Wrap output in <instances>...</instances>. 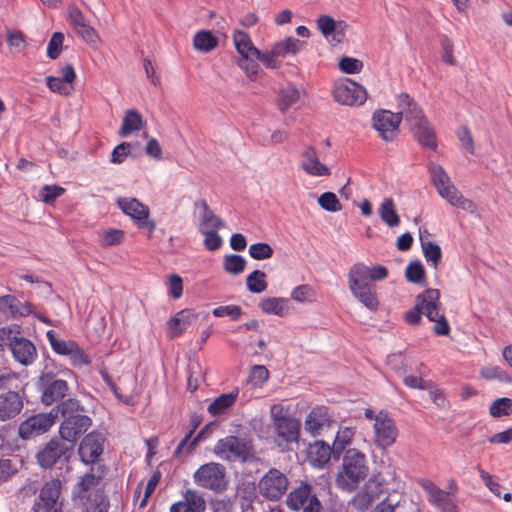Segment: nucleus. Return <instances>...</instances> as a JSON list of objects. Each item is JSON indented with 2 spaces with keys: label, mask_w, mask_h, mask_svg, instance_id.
<instances>
[{
  "label": "nucleus",
  "mask_w": 512,
  "mask_h": 512,
  "mask_svg": "<svg viewBox=\"0 0 512 512\" xmlns=\"http://www.w3.org/2000/svg\"><path fill=\"white\" fill-rule=\"evenodd\" d=\"M102 466L91 468L80 476L71 490V498L80 507V512H109L110 500L103 486Z\"/></svg>",
  "instance_id": "obj_1"
},
{
  "label": "nucleus",
  "mask_w": 512,
  "mask_h": 512,
  "mask_svg": "<svg viewBox=\"0 0 512 512\" xmlns=\"http://www.w3.org/2000/svg\"><path fill=\"white\" fill-rule=\"evenodd\" d=\"M388 269L383 265L368 267L363 263L354 264L348 273V286L352 295L371 311L379 307L377 287L372 281L388 277Z\"/></svg>",
  "instance_id": "obj_2"
},
{
  "label": "nucleus",
  "mask_w": 512,
  "mask_h": 512,
  "mask_svg": "<svg viewBox=\"0 0 512 512\" xmlns=\"http://www.w3.org/2000/svg\"><path fill=\"white\" fill-rule=\"evenodd\" d=\"M56 416L63 418L59 427L60 438L69 445H75L77 440L90 428L92 420L85 415V409L75 398H68L58 403L54 408Z\"/></svg>",
  "instance_id": "obj_3"
},
{
  "label": "nucleus",
  "mask_w": 512,
  "mask_h": 512,
  "mask_svg": "<svg viewBox=\"0 0 512 512\" xmlns=\"http://www.w3.org/2000/svg\"><path fill=\"white\" fill-rule=\"evenodd\" d=\"M369 473L366 455L358 449H348L342 461V467L336 475L335 483L343 491L352 492L359 487Z\"/></svg>",
  "instance_id": "obj_4"
},
{
  "label": "nucleus",
  "mask_w": 512,
  "mask_h": 512,
  "mask_svg": "<svg viewBox=\"0 0 512 512\" xmlns=\"http://www.w3.org/2000/svg\"><path fill=\"white\" fill-rule=\"evenodd\" d=\"M428 171L431 182L438 194L450 205L462 209L470 214H474L476 212V204L462 195V193L451 182L449 175L440 164L431 162L428 165Z\"/></svg>",
  "instance_id": "obj_5"
},
{
  "label": "nucleus",
  "mask_w": 512,
  "mask_h": 512,
  "mask_svg": "<svg viewBox=\"0 0 512 512\" xmlns=\"http://www.w3.org/2000/svg\"><path fill=\"white\" fill-rule=\"evenodd\" d=\"M270 418L278 446L299 441L301 422L290 413L289 407L280 403L273 404L270 407Z\"/></svg>",
  "instance_id": "obj_6"
},
{
  "label": "nucleus",
  "mask_w": 512,
  "mask_h": 512,
  "mask_svg": "<svg viewBox=\"0 0 512 512\" xmlns=\"http://www.w3.org/2000/svg\"><path fill=\"white\" fill-rule=\"evenodd\" d=\"M416 304L429 321L435 322L433 331L436 335L446 336L450 333V325L442 311L440 291L427 289L416 297Z\"/></svg>",
  "instance_id": "obj_7"
},
{
  "label": "nucleus",
  "mask_w": 512,
  "mask_h": 512,
  "mask_svg": "<svg viewBox=\"0 0 512 512\" xmlns=\"http://www.w3.org/2000/svg\"><path fill=\"white\" fill-rule=\"evenodd\" d=\"M193 482L199 488L219 494L227 490L229 478L224 465L218 462H208L202 464L193 473Z\"/></svg>",
  "instance_id": "obj_8"
},
{
  "label": "nucleus",
  "mask_w": 512,
  "mask_h": 512,
  "mask_svg": "<svg viewBox=\"0 0 512 512\" xmlns=\"http://www.w3.org/2000/svg\"><path fill=\"white\" fill-rule=\"evenodd\" d=\"M213 453L224 461L244 463L253 457V448L244 439L230 435L216 442Z\"/></svg>",
  "instance_id": "obj_9"
},
{
  "label": "nucleus",
  "mask_w": 512,
  "mask_h": 512,
  "mask_svg": "<svg viewBox=\"0 0 512 512\" xmlns=\"http://www.w3.org/2000/svg\"><path fill=\"white\" fill-rule=\"evenodd\" d=\"M73 449L62 438H52L36 453V461L42 469H51L68 462Z\"/></svg>",
  "instance_id": "obj_10"
},
{
  "label": "nucleus",
  "mask_w": 512,
  "mask_h": 512,
  "mask_svg": "<svg viewBox=\"0 0 512 512\" xmlns=\"http://www.w3.org/2000/svg\"><path fill=\"white\" fill-rule=\"evenodd\" d=\"M286 504L293 511L323 512L322 504L313 486L307 482H301L287 495Z\"/></svg>",
  "instance_id": "obj_11"
},
{
  "label": "nucleus",
  "mask_w": 512,
  "mask_h": 512,
  "mask_svg": "<svg viewBox=\"0 0 512 512\" xmlns=\"http://www.w3.org/2000/svg\"><path fill=\"white\" fill-rule=\"evenodd\" d=\"M373 433V442L381 450L394 445L399 435L395 421L384 410L377 413L376 422L373 423Z\"/></svg>",
  "instance_id": "obj_12"
},
{
  "label": "nucleus",
  "mask_w": 512,
  "mask_h": 512,
  "mask_svg": "<svg viewBox=\"0 0 512 512\" xmlns=\"http://www.w3.org/2000/svg\"><path fill=\"white\" fill-rule=\"evenodd\" d=\"M287 476L277 468H270L259 480V493L267 500L277 501L287 492Z\"/></svg>",
  "instance_id": "obj_13"
},
{
  "label": "nucleus",
  "mask_w": 512,
  "mask_h": 512,
  "mask_svg": "<svg viewBox=\"0 0 512 512\" xmlns=\"http://www.w3.org/2000/svg\"><path fill=\"white\" fill-rule=\"evenodd\" d=\"M117 204L139 229L153 233L156 224L153 220L149 219L150 209L147 205L136 198H119Z\"/></svg>",
  "instance_id": "obj_14"
},
{
  "label": "nucleus",
  "mask_w": 512,
  "mask_h": 512,
  "mask_svg": "<svg viewBox=\"0 0 512 512\" xmlns=\"http://www.w3.org/2000/svg\"><path fill=\"white\" fill-rule=\"evenodd\" d=\"M54 408L48 413L34 414L19 424L18 435L23 440L40 436L50 430L56 420Z\"/></svg>",
  "instance_id": "obj_15"
},
{
  "label": "nucleus",
  "mask_w": 512,
  "mask_h": 512,
  "mask_svg": "<svg viewBox=\"0 0 512 512\" xmlns=\"http://www.w3.org/2000/svg\"><path fill=\"white\" fill-rule=\"evenodd\" d=\"M401 114H395L389 110L379 109L372 115V126L378 132L379 137L386 142L394 141L399 134Z\"/></svg>",
  "instance_id": "obj_16"
},
{
  "label": "nucleus",
  "mask_w": 512,
  "mask_h": 512,
  "mask_svg": "<svg viewBox=\"0 0 512 512\" xmlns=\"http://www.w3.org/2000/svg\"><path fill=\"white\" fill-rule=\"evenodd\" d=\"M39 383L41 385V402L46 406L63 399L69 390L67 381L56 379L51 372H42Z\"/></svg>",
  "instance_id": "obj_17"
},
{
  "label": "nucleus",
  "mask_w": 512,
  "mask_h": 512,
  "mask_svg": "<svg viewBox=\"0 0 512 512\" xmlns=\"http://www.w3.org/2000/svg\"><path fill=\"white\" fill-rule=\"evenodd\" d=\"M333 98L336 102L347 106H360L367 99V91L360 84L347 79L335 85Z\"/></svg>",
  "instance_id": "obj_18"
},
{
  "label": "nucleus",
  "mask_w": 512,
  "mask_h": 512,
  "mask_svg": "<svg viewBox=\"0 0 512 512\" xmlns=\"http://www.w3.org/2000/svg\"><path fill=\"white\" fill-rule=\"evenodd\" d=\"M62 481L53 478L46 481L39 492L38 500L34 503L35 512H50L56 506L62 491Z\"/></svg>",
  "instance_id": "obj_19"
},
{
  "label": "nucleus",
  "mask_w": 512,
  "mask_h": 512,
  "mask_svg": "<svg viewBox=\"0 0 512 512\" xmlns=\"http://www.w3.org/2000/svg\"><path fill=\"white\" fill-rule=\"evenodd\" d=\"M104 450V438L96 431L88 433L80 442L78 454L80 460L88 465L94 464Z\"/></svg>",
  "instance_id": "obj_20"
},
{
  "label": "nucleus",
  "mask_w": 512,
  "mask_h": 512,
  "mask_svg": "<svg viewBox=\"0 0 512 512\" xmlns=\"http://www.w3.org/2000/svg\"><path fill=\"white\" fill-rule=\"evenodd\" d=\"M421 487L428 495L429 503L441 512H459L458 506L450 494L440 489L432 481L423 480Z\"/></svg>",
  "instance_id": "obj_21"
},
{
  "label": "nucleus",
  "mask_w": 512,
  "mask_h": 512,
  "mask_svg": "<svg viewBox=\"0 0 512 512\" xmlns=\"http://www.w3.org/2000/svg\"><path fill=\"white\" fill-rule=\"evenodd\" d=\"M396 101L399 110L396 114H401V120L404 118L408 126L425 118L422 108L409 94L400 93L397 95Z\"/></svg>",
  "instance_id": "obj_22"
},
{
  "label": "nucleus",
  "mask_w": 512,
  "mask_h": 512,
  "mask_svg": "<svg viewBox=\"0 0 512 512\" xmlns=\"http://www.w3.org/2000/svg\"><path fill=\"white\" fill-rule=\"evenodd\" d=\"M68 20L75 32L79 34L85 42L90 44L96 43L98 39L97 32L86 23L82 11L74 4L68 6Z\"/></svg>",
  "instance_id": "obj_23"
},
{
  "label": "nucleus",
  "mask_w": 512,
  "mask_h": 512,
  "mask_svg": "<svg viewBox=\"0 0 512 512\" xmlns=\"http://www.w3.org/2000/svg\"><path fill=\"white\" fill-rule=\"evenodd\" d=\"M331 418L325 406L314 407L307 415L304 429L311 436H319L326 428H329Z\"/></svg>",
  "instance_id": "obj_24"
},
{
  "label": "nucleus",
  "mask_w": 512,
  "mask_h": 512,
  "mask_svg": "<svg viewBox=\"0 0 512 512\" xmlns=\"http://www.w3.org/2000/svg\"><path fill=\"white\" fill-rule=\"evenodd\" d=\"M206 501L201 492L195 489H187L182 499L170 507V512H205Z\"/></svg>",
  "instance_id": "obj_25"
},
{
  "label": "nucleus",
  "mask_w": 512,
  "mask_h": 512,
  "mask_svg": "<svg viewBox=\"0 0 512 512\" xmlns=\"http://www.w3.org/2000/svg\"><path fill=\"white\" fill-rule=\"evenodd\" d=\"M23 407L24 403L18 392L8 391L0 394V422L14 419Z\"/></svg>",
  "instance_id": "obj_26"
},
{
  "label": "nucleus",
  "mask_w": 512,
  "mask_h": 512,
  "mask_svg": "<svg viewBox=\"0 0 512 512\" xmlns=\"http://www.w3.org/2000/svg\"><path fill=\"white\" fill-rule=\"evenodd\" d=\"M302 161L300 167L310 176H329V168L322 164L317 156L316 149L313 146L307 147L301 153Z\"/></svg>",
  "instance_id": "obj_27"
},
{
  "label": "nucleus",
  "mask_w": 512,
  "mask_h": 512,
  "mask_svg": "<svg viewBox=\"0 0 512 512\" xmlns=\"http://www.w3.org/2000/svg\"><path fill=\"white\" fill-rule=\"evenodd\" d=\"M14 359L24 366L31 365L37 358V350L34 344L25 337L14 340L9 348Z\"/></svg>",
  "instance_id": "obj_28"
},
{
  "label": "nucleus",
  "mask_w": 512,
  "mask_h": 512,
  "mask_svg": "<svg viewBox=\"0 0 512 512\" xmlns=\"http://www.w3.org/2000/svg\"><path fill=\"white\" fill-rule=\"evenodd\" d=\"M195 205L199 209L198 230L200 233L219 230L222 227L223 221L210 209L205 200H199Z\"/></svg>",
  "instance_id": "obj_29"
},
{
  "label": "nucleus",
  "mask_w": 512,
  "mask_h": 512,
  "mask_svg": "<svg viewBox=\"0 0 512 512\" xmlns=\"http://www.w3.org/2000/svg\"><path fill=\"white\" fill-rule=\"evenodd\" d=\"M31 312L32 309L29 303H22L12 295L0 296V314L4 317H23L29 315Z\"/></svg>",
  "instance_id": "obj_30"
},
{
  "label": "nucleus",
  "mask_w": 512,
  "mask_h": 512,
  "mask_svg": "<svg viewBox=\"0 0 512 512\" xmlns=\"http://www.w3.org/2000/svg\"><path fill=\"white\" fill-rule=\"evenodd\" d=\"M409 130L421 145L433 150L437 147L435 132L426 117L409 126Z\"/></svg>",
  "instance_id": "obj_31"
},
{
  "label": "nucleus",
  "mask_w": 512,
  "mask_h": 512,
  "mask_svg": "<svg viewBox=\"0 0 512 512\" xmlns=\"http://www.w3.org/2000/svg\"><path fill=\"white\" fill-rule=\"evenodd\" d=\"M197 318V315L189 309H183L177 312L167 322L168 335L171 339L180 336Z\"/></svg>",
  "instance_id": "obj_32"
},
{
  "label": "nucleus",
  "mask_w": 512,
  "mask_h": 512,
  "mask_svg": "<svg viewBox=\"0 0 512 512\" xmlns=\"http://www.w3.org/2000/svg\"><path fill=\"white\" fill-rule=\"evenodd\" d=\"M333 452V446L330 447L322 440H317L310 444L307 451V458L313 467L322 468L330 460Z\"/></svg>",
  "instance_id": "obj_33"
},
{
  "label": "nucleus",
  "mask_w": 512,
  "mask_h": 512,
  "mask_svg": "<svg viewBox=\"0 0 512 512\" xmlns=\"http://www.w3.org/2000/svg\"><path fill=\"white\" fill-rule=\"evenodd\" d=\"M238 395V388L232 390L229 393L221 394L209 404L207 408L208 413L212 416H220L225 414L235 405Z\"/></svg>",
  "instance_id": "obj_34"
},
{
  "label": "nucleus",
  "mask_w": 512,
  "mask_h": 512,
  "mask_svg": "<svg viewBox=\"0 0 512 512\" xmlns=\"http://www.w3.org/2000/svg\"><path fill=\"white\" fill-rule=\"evenodd\" d=\"M289 300L283 297H266L259 303V308L265 314L284 317L288 314Z\"/></svg>",
  "instance_id": "obj_35"
},
{
  "label": "nucleus",
  "mask_w": 512,
  "mask_h": 512,
  "mask_svg": "<svg viewBox=\"0 0 512 512\" xmlns=\"http://www.w3.org/2000/svg\"><path fill=\"white\" fill-rule=\"evenodd\" d=\"M233 42L237 52L245 60H248L251 56H255V54H259V49L253 45L249 34L242 30L234 31Z\"/></svg>",
  "instance_id": "obj_36"
},
{
  "label": "nucleus",
  "mask_w": 512,
  "mask_h": 512,
  "mask_svg": "<svg viewBox=\"0 0 512 512\" xmlns=\"http://www.w3.org/2000/svg\"><path fill=\"white\" fill-rule=\"evenodd\" d=\"M277 96V107L284 114L299 101L300 91L289 85L281 88Z\"/></svg>",
  "instance_id": "obj_37"
},
{
  "label": "nucleus",
  "mask_w": 512,
  "mask_h": 512,
  "mask_svg": "<svg viewBox=\"0 0 512 512\" xmlns=\"http://www.w3.org/2000/svg\"><path fill=\"white\" fill-rule=\"evenodd\" d=\"M305 46L306 42L304 41L293 37H286L284 40L275 43L272 48L274 49V54H277L279 57H286L288 54H297Z\"/></svg>",
  "instance_id": "obj_38"
},
{
  "label": "nucleus",
  "mask_w": 512,
  "mask_h": 512,
  "mask_svg": "<svg viewBox=\"0 0 512 512\" xmlns=\"http://www.w3.org/2000/svg\"><path fill=\"white\" fill-rule=\"evenodd\" d=\"M143 127V118L135 109H129L125 112L123 122L120 128V135L125 137L134 131H139Z\"/></svg>",
  "instance_id": "obj_39"
},
{
  "label": "nucleus",
  "mask_w": 512,
  "mask_h": 512,
  "mask_svg": "<svg viewBox=\"0 0 512 512\" xmlns=\"http://www.w3.org/2000/svg\"><path fill=\"white\" fill-rule=\"evenodd\" d=\"M379 215L381 220L389 227L398 226L400 223L395 204L392 198H385L379 207Z\"/></svg>",
  "instance_id": "obj_40"
},
{
  "label": "nucleus",
  "mask_w": 512,
  "mask_h": 512,
  "mask_svg": "<svg viewBox=\"0 0 512 512\" xmlns=\"http://www.w3.org/2000/svg\"><path fill=\"white\" fill-rule=\"evenodd\" d=\"M218 45V39L211 31L201 30L194 35L193 46L201 52H210Z\"/></svg>",
  "instance_id": "obj_41"
},
{
  "label": "nucleus",
  "mask_w": 512,
  "mask_h": 512,
  "mask_svg": "<svg viewBox=\"0 0 512 512\" xmlns=\"http://www.w3.org/2000/svg\"><path fill=\"white\" fill-rule=\"evenodd\" d=\"M46 337L49 341V344L53 350L58 355L65 356L77 343L75 340H64L59 338L54 330H48L46 333Z\"/></svg>",
  "instance_id": "obj_42"
},
{
  "label": "nucleus",
  "mask_w": 512,
  "mask_h": 512,
  "mask_svg": "<svg viewBox=\"0 0 512 512\" xmlns=\"http://www.w3.org/2000/svg\"><path fill=\"white\" fill-rule=\"evenodd\" d=\"M7 44L12 54H23L28 46L25 34L19 30L7 31Z\"/></svg>",
  "instance_id": "obj_43"
},
{
  "label": "nucleus",
  "mask_w": 512,
  "mask_h": 512,
  "mask_svg": "<svg viewBox=\"0 0 512 512\" xmlns=\"http://www.w3.org/2000/svg\"><path fill=\"white\" fill-rule=\"evenodd\" d=\"M236 497L242 500L241 507L243 511L248 510L257 497L255 484L253 482L241 483L237 488Z\"/></svg>",
  "instance_id": "obj_44"
},
{
  "label": "nucleus",
  "mask_w": 512,
  "mask_h": 512,
  "mask_svg": "<svg viewBox=\"0 0 512 512\" xmlns=\"http://www.w3.org/2000/svg\"><path fill=\"white\" fill-rule=\"evenodd\" d=\"M420 242H421L423 255H424L426 261L428 263H430L434 268H437L438 264L441 261V257H442V251H441L440 246L431 241L424 240L421 236H420Z\"/></svg>",
  "instance_id": "obj_45"
},
{
  "label": "nucleus",
  "mask_w": 512,
  "mask_h": 512,
  "mask_svg": "<svg viewBox=\"0 0 512 512\" xmlns=\"http://www.w3.org/2000/svg\"><path fill=\"white\" fill-rule=\"evenodd\" d=\"M246 266V260L243 256L238 254L225 255L223 259L224 270L232 275L241 274Z\"/></svg>",
  "instance_id": "obj_46"
},
{
  "label": "nucleus",
  "mask_w": 512,
  "mask_h": 512,
  "mask_svg": "<svg viewBox=\"0 0 512 512\" xmlns=\"http://www.w3.org/2000/svg\"><path fill=\"white\" fill-rule=\"evenodd\" d=\"M266 274L260 270L252 271L246 278L247 288L252 293H262L267 289Z\"/></svg>",
  "instance_id": "obj_47"
},
{
  "label": "nucleus",
  "mask_w": 512,
  "mask_h": 512,
  "mask_svg": "<svg viewBox=\"0 0 512 512\" xmlns=\"http://www.w3.org/2000/svg\"><path fill=\"white\" fill-rule=\"evenodd\" d=\"M355 435V430L350 427L340 428L335 436L333 443V452L340 455V453L348 446Z\"/></svg>",
  "instance_id": "obj_48"
},
{
  "label": "nucleus",
  "mask_w": 512,
  "mask_h": 512,
  "mask_svg": "<svg viewBox=\"0 0 512 512\" xmlns=\"http://www.w3.org/2000/svg\"><path fill=\"white\" fill-rule=\"evenodd\" d=\"M20 467V461L17 456L0 458V483L7 481L15 475Z\"/></svg>",
  "instance_id": "obj_49"
},
{
  "label": "nucleus",
  "mask_w": 512,
  "mask_h": 512,
  "mask_svg": "<svg viewBox=\"0 0 512 512\" xmlns=\"http://www.w3.org/2000/svg\"><path fill=\"white\" fill-rule=\"evenodd\" d=\"M21 337V330L19 325H10L0 328V347L10 348L14 344V340Z\"/></svg>",
  "instance_id": "obj_50"
},
{
  "label": "nucleus",
  "mask_w": 512,
  "mask_h": 512,
  "mask_svg": "<svg viewBox=\"0 0 512 512\" xmlns=\"http://www.w3.org/2000/svg\"><path fill=\"white\" fill-rule=\"evenodd\" d=\"M65 356L69 357L70 364L73 367L80 368L91 364L90 356L82 347H80L78 343H76L70 352H68Z\"/></svg>",
  "instance_id": "obj_51"
},
{
  "label": "nucleus",
  "mask_w": 512,
  "mask_h": 512,
  "mask_svg": "<svg viewBox=\"0 0 512 512\" xmlns=\"http://www.w3.org/2000/svg\"><path fill=\"white\" fill-rule=\"evenodd\" d=\"M65 356L69 357L70 364L73 367L80 368L91 364L90 356L82 347H80L78 343H76L70 352H68Z\"/></svg>",
  "instance_id": "obj_52"
},
{
  "label": "nucleus",
  "mask_w": 512,
  "mask_h": 512,
  "mask_svg": "<svg viewBox=\"0 0 512 512\" xmlns=\"http://www.w3.org/2000/svg\"><path fill=\"white\" fill-rule=\"evenodd\" d=\"M489 412L494 418L510 415L512 413V399L507 397L496 399L492 402Z\"/></svg>",
  "instance_id": "obj_53"
},
{
  "label": "nucleus",
  "mask_w": 512,
  "mask_h": 512,
  "mask_svg": "<svg viewBox=\"0 0 512 512\" xmlns=\"http://www.w3.org/2000/svg\"><path fill=\"white\" fill-rule=\"evenodd\" d=\"M406 279L414 284H419L425 279V269L418 260L410 262L405 270Z\"/></svg>",
  "instance_id": "obj_54"
},
{
  "label": "nucleus",
  "mask_w": 512,
  "mask_h": 512,
  "mask_svg": "<svg viewBox=\"0 0 512 512\" xmlns=\"http://www.w3.org/2000/svg\"><path fill=\"white\" fill-rule=\"evenodd\" d=\"M249 255L255 260H267L273 256V248L265 242H258L249 246Z\"/></svg>",
  "instance_id": "obj_55"
},
{
  "label": "nucleus",
  "mask_w": 512,
  "mask_h": 512,
  "mask_svg": "<svg viewBox=\"0 0 512 512\" xmlns=\"http://www.w3.org/2000/svg\"><path fill=\"white\" fill-rule=\"evenodd\" d=\"M319 206L329 212H338L341 210V204L333 192H325L318 198Z\"/></svg>",
  "instance_id": "obj_56"
},
{
  "label": "nucleus",
  "mask_w": 512,
  "mask_h": 512,
  "mask_svg": "<svg viewBox=\"0 0 512 512\" xmlns=\"http://www.w3.org/2000/svg\"><path fill=\"white\" fill-rule=\"evenodd\" d=\"M269 378V371L264 365H254L249 373V382L255 386H262Z\"/></svg>",
  "instance_id": "obj_57"
},
{
  "label": "nucleus",
  "mask_w": 512,
  "mask_h": 512,
  "mask_svg": "<svg viewBox=\"0 0 512 512\" xmlns=\"http://www.w3.org/2000/svg\"><path fill=\"white\" fill-rule=\"evenodd\" d=\"M64 42V35L61 32H55L52 34L47 47V56L55 60L59 57Z\"/></svg>",
  "instance_id": "obj_58"
},
{
  "label": "nucleus",
  "mask_w": 512,
  "mask_h": 512,
  "mask_svg": "<svg viewBox=\"0 0 512 512\" xmlns=\"http://www.w3.org/2000/svg\"><path fill=\"white\" fill-rule=\"evenodd\" d=\"M457 138L461 144V147L469 154H474V140L472 133L467 126H462L457 131Z\"/></svg>",
  "instance_id": "obj_59"
},
{
  "label": "nucleus",
  "mask_w": 512,
  "mask_h": 512,
  "mask_svg": "<svg viewBox=\"0 0 512 512\" xmlns=\"http://www.w3.org/2000/svg\"><path fill=\"white\" fill-rule=\"evenodd\" d=\"M124 240V231L120 229H109L102 233L101 244L102 246H115L119 245Z\"/></svg>",
  "instance_id": "obj_60"
},
{
  "label": "nucleus",
  "mask_w": 512,
  "mask_h": 512,
  "mask_svg": "<svg viewBox=\"0 0 512 512\" xmlns=\"http://www.w3.org/2000/svg\"><path fill=\"white\" fill-rule=\"evenodd\" d=\"M100 374H101L103 381L111 388V390L113 391V393L119 400H121L122 402H124L125 404H128V405L134 404L133 396L121 393L120 389L113 382L111 376L107 372L101 371Z\"/></svg>",
  "instance_id": "obj_61"
},
{
  "label": "nucleus",
  "mask_w": 512,
  "mask_h": 512,
  "mask_svg": "<svg viewBox=\"0 0 512 512\" xmlns=\"http://www.w3.org/2000/svg\"><path fill=\"white\" fill-rule=\"evenodd\" d=\"M314 296L315 291L308 284L299 285L291 291V299L297 302L310 301Z\"/></svg>",
  "instance_id": "obj_62"
},
{
  "label": "nucleus",
  "mask_w": 512,
  "mask_h": 512,
  "mask_svg": "<svg viewBox=\"0 0 512 512\" xmlns=\"http://www.w3.org/2000/svg\"><path fill=\"white\" fill-rule=\"evenodd\" d=\"M339 68L347 74L359 73L363 68V63L356 58L342 57L339 61Z\"/></svg>",
  "instance_id": "obj_63"
},
{
  "label": "nucleus",
  "mask_w": 512,
  "mask_h": 512,
  "mask_svg": "<svg viewBox=\"0 0 512 512\" xmlns=\"http://www.w3.org/2000/svg\"><path fill=\"white\" fill-rule=\"evenodd\" d=\"M480 375L482 378L486 380L499 379L501 381H507L508 376L506 372L498 367V366H486L483 367L480 371Z\"/></svg>",
  "instance_id": "obj_64"
}]
</instances>
